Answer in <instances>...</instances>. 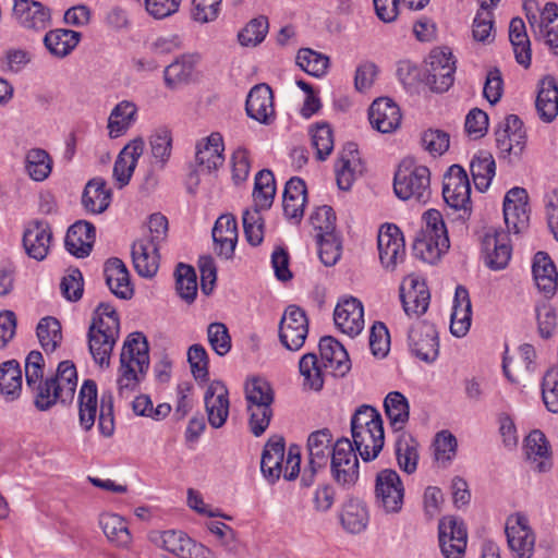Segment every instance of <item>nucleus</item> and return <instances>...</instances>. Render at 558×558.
Here are the masks:
<instances>
[{"label":"nucleus","instance_id":"nucleus-13","mask_svg":"<svg viewBox=\"0 0 558 558\" xmlns=\"http://www.w3.org/2000/svg\"><path fill=\"white\" fill-rule=\"evenodd\" d=\"M375 500L386 513H398L404 501V486L399 474L391 469L377 473L375 480Z\"/></svg>","mask_w":558,"mask_h":558},{"label":"nucleus","instance_id":"nucleus-2","mask_svg":"<svg viewBox=\"0 0 558 558\" xmlns=\"http://www.w3.org/2000/svg\"><path fill=\"white\" fill-rule=\"evenodd\" d=\"M351 434L364 462L375 460L384 448L385 434L379 412L371 405L359 407L351 417Z\"/></svg>","mask_w":558,"mask_h":558},{"label":"nucleus","instance_id":"nucleus-15","mask_svg":"<svg viewBox=\"0 0 558 558\" xmlns=\"http://www.w3.org/2000/svg\"><path fill=\"white\" fill-rule=\"evenodd\" d=\"M426 82L437 93L449 89L453 83L456 62L448 48H435L430 51L427 63Z\"/></svg>","mask_w":558,"mask_h":558},{"label":"nucleus","instance_id":"nucleus-5","mask_svg":"<svg viewBox=\"0 0 558 558\" xmlns=\"http://www.w3.org/2000/svg\"><path fill=\"white\" fill-rule=\"evenodd\" d=\"M117 391L121 400L128 401L135 415H140V332L134 331L125 339L117 372Z\"/></svg>","mask_w":558,"mask_h":558},{"label":"nucleus","instance_id":"nucleus-23","mask_svg":"<svg viewBox=\"0 0 558 558\" xmlns=\"http://www.w3.org/2000/svg\"><path fill=\"white\" fill-rule=\"evenodd\" d=\"M504 218L509 232L519 233L529 225L527 193L522 187H512L504 199Z\"/></svg>","mask_w":558,"mask_h":558},{"label":"nucleus","instance_id":"nucleus-31","mask_svg":"<svg viewBox=\"0 0 558 558\" xmlns=\"http://www.w3.org/2000/svg\"><path fill=\"white\" fill-rule=\"evenodd\" d=\"M246 112L252 119L265 124L274 119L272 92L267 84H257L250 90L246 98Z\"/></svg>","mask_w":558,"mask_h":558},{"label":"nucleus","instance_id":"nucleus-47","mask_svg":"<svg viewBox=\"0 0 558 558\" xmlns=\"http://www.w3.org/2000/svg\"><path fill=\"white\" fill-rule=\"evenodd\" d=\"M111 191L102 178L89 180L85 186L82 203L84 208L92 214H101L110 205Z\"/></svg>","mask_w":558,"mask_h":558},{"label":"nucleus","instance_id":"nucleus-58","mask_svg":"<svg viewBox=\"0 0 558 558\" xmlns=\"http://www.w3.org/2000/svg\"><path fill=\"white\" fill-rule=\"evenodd\" d=\"M175 289L178 294L186 303L194 302L197 294V277L194 268L180 263L174 271Z\"/></svg>","mask_w":558,"mask_h":558},{"label":"nucleus","instance_id":"nucleus-43","mask_svg":"<svg viewBox=\"0 0 558 558\" xmlns=\"http://www.w3.org/2000/svg\"><path fill=\"white\" fill-rule=\"evenodd\" d=\"M104 274L107 286L114 295L124 300L133 295V287L130 282L129 271L120 259H108L105 264Z\"/></svg>","mask_w":558,"mask_h":558},{"label":"nucleus","instance_id":"nucleus-55","mask_svg":"<svg viewBox=\"0 0 558 558\" xmlns=\"http://www.w3.org/2000/svg\"><path fill=\"white\" fill-rule=\"evenodd\" d=\"M449 246V239L417 234L413 248L422 260L434 264L448 251Z\"/></svg>","mask_w":558,"mask_h":558},{"label":"nucleus","instance_id":"nucleus-57","mask_svg":"<svg viewBox=\"0 0 558 558\" xmlns=\"http://www.w3.org/2000/svg\"><path fill=\"white\" fill-rule=\"evenodd\" d=\"M276 194V182L271 171L262 170L255 177L253 191L254 206L268 209L272 205Z\"/></svg>","mask_w":558,"mask_h":558},{"label":"nucleus","instance_id":"nucleus-14","mask_svg":"<svg viewBox=\"0 0 558 558\" xmlns=\"http://www.w3.org/2000/svg\"><path fill=\"white\" fill-rule=\"evenodd\" d=\"M308 335V320L305 312L290 305L286 308L279 324V339L282 345L290 351H299Z\"/></svg>","mask_w":558,"mask_h":558},{"label":"nucleus","instance_id":"nucleus-4","mask_svg":"<svg viewBox=\"0 0 558 558\" xmlns=\"http://www.w3.org/2000/svg\"><path fill=\"white\" fill-rule=\"evenodd\" d=\"M98 418L100 433L109 437L114 430L113 398L111 392L102 393L98 404L97 384L92 379L83 381L78 391V422L84 430H90Z\"/></svg>","mask_w":558,"mask_h":558},{"label":"nucleus","instance_id":"nucleus-51","mask_svg":"<svg viewBox=\"0 0 558 558\" xmlns=\"http://www.w3.org/2000/svg\"><path fill=\"white\" fill-rule=\"evenodd\" d=\"M509 39L513 47L515 60L527 68L531 63V44L522 19L514 17L509 25Z\"/></svg>","mask_w":558,"mask_h":558},{"label":"nucleus","instance_id":"nucleus-48","mask_svg":"<svg viewBox=\"0 0 558 558\" xmlns=\"http://www.w3.org/2000/svg\"><path fill=\"white\" fill-rule=\"evenodd\" d=\"M23 386L22 369L15 360L0 364V393L7 401L20 398Z\"/></svg>","mask_w":558,"mask_h":558},{"label":"nucleus","instance_id":"nucleus-30","mask_svg":"<svg viewBox=\"0 0 558 558\" xmlns=\"http://www.w3.org/2000/svg\"><path fill=\"white\" fill-rule=\"evenodd\" d=\"M223 151L222 135L213 132L196 144V162L208 172L215 171L225 162Z\"/></svg>","mask_w":558,"mask_h":558},{"label":"nucleus","instance_id":"nucleus-54","mask_svg":"<svg viewBox=\"0 0 558 558\" xmlns=\"http://www.w3.org/2000/svg\"><path fill=\"white\" fill-rule=\"evenodd\" d=\"M384 407L391 427L401 430L409 420L408 399L399 391H391L386 396Z\"/></svg>","mask_w":558,"mask_h":558},{"label":"nucleus","instance_id":"nucleus-34","mask_svg":"<svg viewBox=\"0 0 558 558\" xmlns=\"http://www.w3.org/2000/svg\"><path fill=\"white\" fill-rule=\"evenodd\" d=\"M319 352L325 368L335 376H344L351 368L349 354L344 347L332 337H324L319 341Z\"/></svg>","mask_w":558,"mask_h":558},{"label":"nucleus","instance_id":"nucleus-52","mask_svg":"<svg viewBox=\"0 0 558 558\" xmlns=\"http://www.w3.org/2000/svg\"><path fill=\"white\" fill-rule=\"evenodd\" d=\"M99 525L106 537L117 546L126 547L131 543V533L126 521L116 513L106 512L99 518Z\"/></svg>","mask_w":558,"mask_h":558},{"label":"nucleus","instance_id":"nucleus-19","mask_svg":"<svg viewBox=\"0 0 558 558\" xmlns=\"http://www.w3.org/2000/svg\"><path fill=\"white\" fill-rule=\"evenodd\" d=\"M485 264L493 270L504 269L512 253L508 232L489 228L482 240Z\"/></svg>","mask_w":558,"mask_h":558},{"label":"nucleus","instance_id":"nucleus-60","mask_svg":"<svg viewBox=\"0 0 558 558\" xmlns=\"http://www.w3.org/2000/svg\"><path fill=\"white\" fill-rule=\"evenodd\" d=\"M310 134L317 159L325 160L333 150L335 145L331 126L326 122H318L311 128Z\"/></svg>","mask_w":558,"mask_h":558},{"label":"nucleus","instance_id":"nucleus-56","mask_svg":"<svg viewBox=\"0 0 558 558\" xmlns=\"http://www.w3.org/2000/svg\"><path fill=\"white\" fill-rule=\"evenodd\" d=\"M300 374L303 377V388L319 391L324 386L322 365L314 353L304 354L299 362Z\"/></svg>","mask_w":558,"mask_h":558},{"label":"nucleus","instance_id":"nucleus-24","mask_svg":"<svg viewBox=\"0 0 558 558\" xmlns=\"http://www.w3.org/2000/svg\"><path fill=\"white\" fill-rule=\"evenodd\" d=\"M496 145L502 156L520 154L525 145V132L518 116L510 114L498 125Z\"/></svg>","mask_w":558,"mask_h":558},{"label":"nucleus","instance_id":"nucleus-11","mask_svg":"<svg viewBox=\"0 0 558 558\" xmlns=\"http://www.w3.org/2000/svg\"><path fill=\"white\" fill-rule=\"evenodd\" d=\"M330 474L342 488L349 489L357 483L360 464L350 439L340 438L333 444L330 456Z\"/></svg>","mask_w":558,"mask_h":558},{"label":"nucleus","instance_id":"nucleus-39","mask_svg":"<svg viewBox=\"0 0 558 558\" xmlns=\"http://www.w3.org/2000/svg\"><path fill=\"white\" fill-rule=\"evenodd\" d=\"M471 323L472 305L469 292L465 288L458 286L452 304L450 331L458 338L464 337L470 330Z\"/></svg>","mask_w":558,"mask_h":558},{"label":"nucleus","instance_id":"nucleus-6","mask_svg":"<svg viewBox=\"0 0 558 558\" xmlns=\"http://www.w3.org/2000/svg\"><path fill=\"white\" fill-rule=\"evenodd\" d=\"M301 453L298 446H291L286 453L284 440L281 436H272L264 447L260 471L264 477L274 484L281 476L294 480L300 473Z\"/></svg>","mask_w":558,"mask_h":558},{"label":"nucleus","instance_id":"nucleus-46","mask_svg":"<svg viewBox=\"0 0 558 558\" xmlns=\"http://www.w3.org/2000/svg\"><path fill=\"white\" fill-rule=\"evenodd\" d=\"M364 170L363 163L355 149L343 151L336 162L335 171L340 190L348 191Z\"/></svg>","mask_w":558,"mask_h":558},{"label":"nucleus","instance_id":"nucleus-27","mask_svg":"<svg viewBox=\"0 0 558 558\" xmlns=\"http://www.w3.org/2000/svg\"><path fill=\"white\" fill-rule=\"evenodd\" d=\"M13 16L22 27L27 29L43 31L51 23L50 10L34 0H16Z\"/></svg>","mask_w":558,"mask_h":558},{"label":"nucleus","instance_id":"nucleus-50","mask_svg":"<svg viewBox=\"0 0 558 558\" xmlns=\"http://www.w3.org/2000/svg\"><path fill=\"white\" fill-rule=\"evenodd\" d=\"M470 170L475 187L485 192L492 184L496 173V163L488 151H478L471 160Z\"/></svg>","mask_w":558,"mask_h":558},{"label":"nucleus","instance_id":"nucleus-40","mask_svg":"<svg viewBox=\"0 0 558 558\" xmlns=\"http://www.w3.org/2000/svg\"><path fill=\"white\" fill-rule=\"evenodd\" d=\"M81 38L82 34L80 32L56 28L47 32L43 41L45 48L52 57L63 59L72 53L80 44Z\"/></svg>","mask_w":558,"mask_h":558},{"label":"nucleus","instance_id":"nucleus-29","mask_svg":"<svg viewBox=\"0 0 558 558\" xmlns=\"http://www.w3.org/2000/svg\"><path fill=\"white\" fill-rule=\"evenodd\" d=\"M371 125L380 133H391L401 123L398 105L390 98L381 97L373 101L368 110Z\"/></svg>","mask_w":558,"mask_h":558},{"label":"nucleus","instance_id":"nucleus-17","mask_svg":"<svg viewBox=\"0 0 558 558\" xmlns=\"http://www.w3.org/2000/svg\"><path fill=\"white\" fill-rule=\"evenodd\" d=\"M471 186L465 170L452 165L444 178L442 196L447 205L457 210L466 211L470 207Z\"/></svg>","mask_w":558,"mask_h":558},{"label":"nucleus","instance_id":"nucleus-62","mask_svg":"<svg viewBox=\"0 0 558 558\" xmlns=\"http://www.w3.org/2000/svg\"><path fill=\"white\" fill-rule=\"evenodd\" d=\"M37 337L46 352H53L62 340L60 323L53 317L40 319L37 326Z\"/></svg>","mask_w":558,"mask_h":558},{"label":"nucleus","instance_id":"nucleus-10","mask_svg":"<svg viewBox=\"0 0 558 558\" xmlns=\"http://www.w3.org/2000/svg\"><path fill=\"white\" fill-rule=\"evenodd\" d=\"M168 233V219L160 213L151 214L144 228L142 238L147 245H142V278H153L160 267V255L158 246L165 241Z\"/></svg>","mask_w":558,"mask_h":558},{"label":"nucleus","instance_id":"nucleus-64","mask_svg":"<svg viewBox=\"0 0 558 558\" xmlns=\"http://www.w3.org/2000/svg\"><path fill=\"white\" fill-rule=\"evenodd\" d=\"M542 396L546 408L553 413H558V364L544 375Z\"/></svg>","mask_w":558,"mask_h":558},{"label":"nucleus","instance_id":"nucleus-8","mask_svg":"<svg viewBox=\"0 0 558 558\" xmlns=\"http://www.w3.org/2000/svg\"><path fill=\"white\" fill-rule=\"evenodd\" d=\"M147 537L154 546L163 551L165 558H217L211 549L182 530L151 531Z\"/></svg>","mask_w":558,"mask_h":558},{"label":"nucleus","instance_id":"nucleus-36","mask_svg":"<svg viewBox=\"0 0 558 558\" xmlns=\"http://www.w3.org/2000/svg\"><path fill=\"white\" fill-rule=\"evenodd\" d=\"M215 251L225 258H230L238 242V225L232 215H221L213 229Z\"/></svg>","mask_w":558,"mask_h":558},{"label":"nucleus","instance_id":"nucleus-32","mask_svg":"<svg viewBox=\"0 0 558 558\" xmlns=\"http://www.w3.org/2000/svg\"><path fill=\"white\" fill-rule=\"evenodd\" d=\"M96 238L93 223L80 220L73 223L65 235V247L70 254L83 258L89 255Z\"/></svg>","mask_w":558,"mask_h":558},{"label":"nucleus","instance_id":"nucleus-41","mask_svg":"<svg viewBox=\"0 0 558 558\" xmlns=\"http://www.w3.org/2000/svg\"><path fill=\"white\" fill-rule=\"evenodd\" d=\"M524 450L533 469L547 472L551 468V457L548 441L541 430L531 432L524 441Z\"/></svg>","mask_w":558,"mask_h":558},{"label":"nucleus","instance_id":"nucleus-44","mask_svg":"<svg viewBox=\"0 0 558 558\" xmlns=\"http://www.w3.org/2000/svg\"><path fill=\"white\" fill-rule=\"evenodd\" d=\"M332 434L328 428L315 430L307 438L308 463L313 473L325 466L331 456Z\"/></svg>","mask_w":558,"mask_h":558},{"label":"nucleus","instance_id":"nucleus-22","mask_svg":"<svg viewBox=\"0 0 558 558\" xmlns=\"http://www.w3.org/2000/svg\"><path fill=\"white\" fill-rule=\"evenodd\" d=\"M400 298L408 316H420L427 311L430 295L421 277L409 275L400 286Z\"/></svg>","mask_w":558,"mask_h":558},{"label":"nucleus","instance_id":"nucleus-38","mask_svg":"<svg viewBox=\"0 0 558 558\" xmlns=\"http://www.w3.org/2000/svg\"><path fill=\"white\" fill-rule=\"evenodd\" d=\"M306 185L300 178H291L283 191V213L287 219L299 223L304 215L306 205Z\"/></svg>","mask_w":558,"mask_h":558},{"label":"nucleus","instance_id":"nucleus-3","mask_svg":"<svg viewBox=\"0 0 558 558\" xmlns=\"http://www.w3.org/2000/svg\"><path fill=\"white\" fill-rule=\"evenodd\" d=\"M119 331L120 322L114 307L108 303H100L94 311L88 329L89 352L100 367L109 366Z\"/></svg>","mask_w":558,"mask_h":558},{"label":"nucleus","instance_id":"nucleus-12","mask_svg":"<svg viewBox=\"0 0 558 558\" xmlns=\"http://www.w3.org/2000/svg\"><path fill=\"white\" fill-rule=\"evenodd\" d=\"M505 534L513 558H532L536 536L525 514H510L506 520Z\"/></svg>","mask_w":558,"mask_h":558},{"label":"nucleus","instance_id":"nucleus-16","mask_svg":"<svg viewBox=\"0 0 558 558\" xmlns=\"http://www.w3.org/2000/svg\"><path fill=\"white\" fill-rule=\"evenodd\" d=\"M377 247L381 265L393 270L404 260L405 244L401 230L391 223L383 225L378 231Z\"/></svg>","mask_w":558,"mask_h":558},{"label":"nucleus","instance_id":"nucleus-1","mask_svg":"<svg viewBox=\"0 0 558 558\" xmlns=\"http://www.w3.org/2000/svg\"><path fill=\"white\" fill-rule=\"evenodd\" d=\"M26 387L39 411H48L57 402H71L77 387V372L71 361L59 363L56 375L44 379L45 359L39 351H31L25 359Z\"/></svg>","mask_w":558,"mask_h":558},{"label":"nucleus","instance_id":"nucleus-33","mask_svg":"<svg viewBox=\"0 0 558 558\" xmlns=\"http://www.w3.org/2000/svg\"><path fill=\"white\" fill-rule=\"evenodd\" d=\"M199 60L201 56L198 53H183L175 58L163 70L165 85L170 89H175L189 83Z\"/></svg>","mask_w":558,"mask_h":558},{"label":"nucleus","instance_id":"nucleus-42","mask_svg":"<svg viewBox=\"0 0 558 558\" xmlns=\"http://www.w3.org/2000/svg\"><path fill=\"white\" fill-rule=\"evenodd\" d=\"M140 158V142L137 138L128 144L118 155L113 166V179L119 189L128 185Z\"/></svg>","mask_w":558,"mask_h":558},{"label":"nucleus","instance_id":"nucleus-35","mask_svg":"<svg viewBox=\"0 0 558 558\" xmlns=\"http://www.w3.org/2000/svg\"><path fill=\"white\" fill-rule=\"evenodd\" d=\"M339 519L345 532L360 534L368 526L369 511L362 499L350 497L343 502Z\"/></svg>","mask_w":558,"mask_h":558},{"label":"nucleus","instance_id":"nucleus-20","mask_svg":"<svg viewBox=\"0 0 558 558\" xmlns=\"http://www.w3.org/2000/svg\"><path fill=\"white\" fill-rule=\"evenodd\" d=\"M411 352L420 360L432 363L439 353L438 333L433 325L417 322L408 333Z\"/></svg>","mask_w":558,"mask_h":558},{"label":"nucleus","instance_id":"nucleus-25","mask_svg":"<svg viewBox=\"0 0 558 558\" xmlns=\"http://www.w3.org/2000/svg\"><path fill=\"white\" fill-rule=\"evenodd\" d=\"M52 232L46 221L34 220L26 225L23 233L25 253L38 262L44 260L50 250Z\"/></svg>","mask_w":558,"mask_h":558},{"label":"nucleus","instance_id":"nucleus-45","mask_svg":"<svg viewBox=\"0 0 558 558\" xmlns=\"http://www.w3.org/2000/svg\"><path fill=\"white\" fill-rule=\"evenodd\" d=\"M535 106L544 122H551L558 116V86L554 77L539 82Z\"/></svg>","mask_w":558,"mask_h":558},{"label":"nucleus","instance_id":"nucleus-18","mask_svg":"<svg viewBox=\"0 0 558 558\" xmlns=\"http://www.w3.org/2000/svg\"><path fill=\"white\" fill-rule=\"evenodd\" d=\"M438 538L445 558H462L466 548L468 534L461 521L444 517L438 524Z\"/></svg>","mask_w":558,"mask_h":558},{"label":"nucleus","instance_id":"nucleus-21","mask_svg":"<svg viewBox=\"0 0 558 558\" xmlns=\"http://www.w3.org/2000/svg\"><path fill=\"white\" fill-rule=\"evenodd\" d=\"M333 320L342 333L352 338L360 335L365 325L362 302L353 296L341 299L336 305Z\"/></svg>","mask_w":558,"mask_h":558},{"label":"nucleus","instance_id":"nucleus-9","mask_svg":"<svg viewBox=\"0 0 558 558\" xmlns=\"http://www.w3.org/2000/svg\"><path fill=\"white\" fill-rule=\"evenodd\" d=\"M526 19L534 36L558 54V7L547 2L543 8L536 0H525L523 3Z\"/></svg>","mask_w":558,"mask_h":558},{"label":"nucleus","instance_id":"nucleus-59","mask_svg":"<svg viewBox=\"0 0 558 558\" xmlns=\"http://www.w3.org/2000/svg\"><path fill=\"white\" fill-rule=\"evenodd\" d=\"M296 64L307 74L322 77L327 73L329 59L325 54L304 48L296 54Z\"/></svg>","mask_w":558,"mask_h":558},{"label":"nucleus","instance_id":"nucleus-26","mask_svg":"<svg viewBox=\"0 0 558 558\" xmlns=\"http://www.w3.org/2000/svg\"><path fill=\"white\" fill-rule=\"evenodd\" d=\"M172 137L170 130L160 125L153 130L149 135V146L151 154V166L145 178L148 185H155V173L163 169L171 154Z\"/></svg>","mask_w":558,"mask_h":558},{"label":"nucleus","instance_id":"nucleus-53","mask_svg":"<svg viewBox=\"0 0 558 558\" xmlns=\"http://www.w3.org/2000/svg\"><path fill=\"white\" fill-rule=\"evenodd\" d=\"M418 442L407 433L399 435L396 441L397 461L402 471L412 474L417 469L418 463Z\"/></svg>","mask_w":558,"mask_h":558},{"label":"nucleus","instance_id":"nucleus-28","mask_svg":"<svg viewBox=\"0 0 558 558\" xmlns=\"http://www.w3.org/2000/svg\"><path fill=\"white\" fill-rule=\"evenodd\" d=\"M208 422L211 427H221L229 416V393L221 381H213L207 387L204 397Z\"/></svg>","mask_w":558,"mask_h":558},{"label":"nucleus","instance_id":"nucleus-7","mask_svg":"<svg viewBox=\"0 0 558 558\" xmlns=\"http://www.w3.org/2000/svg\"><path fill=\"white\" fill-rule=\"evenodd\" d=\"M393 191L402 201L427 202L432 194L429 169L411 158L403 159L395 173Z\"/></svg>","mask_w":558,"mask_h":558},{"label":"nucleus","instance_id":"nucleus-49","mask_svg":"<svg viewBox=\"0 0 558 558\" xmlns=\"http://www.w3.org/2000/svg\"><path fill=\"white\" fill-rule=\"evenodd\" d=\"M137 107L134 102L123 100L110 112L108 118V134L111 138L122 136L135 122Z\"/></svg>","mask_w":558,"mask_h":558},{"label":"nucleus","instance_id":"nucleus-61","mask_svg":"<svg viewBox=\"0 0 558 558\" xmlns=\"http://www.w3.org/2000/svg\"><path fill=\"white\" fill-rule=\"evenodd\" d=\"M458 449L457 438L449 430H441L436 434L434 440V457L441 466H447L456 458Z\"/></svg>","mask_w":558,"mask_h":558},{"label":"nucleus","instance_id":"nucleus-37","mask_svg":"<svg viewBox=\"0 0 558 558\" xmlns=\"http://www.w3.org/2000/svg\"><path fill=\"white\" fill-rule=\"evenodd\" d=\"M532 274L535 286L546 298L553 296L557 291L558 274L556 267L544 252H537L533 258Z\"/></svg>","mask_w":558,"mask_h":558},{"label":"nucleus","instance_id":"nucleus-63","mask_svg":"<svg viewBox=\"0 0 558 558\" xmlns=\"http://www.w3.org/2000/svg\"><path fill=\"white\" fill-rule=\"evenodd\" d=\"M51 169V159L44 149L33 148L27 153L26 170L33 180H45L50 174Z\"/></svg>","mask_w":558,"mask_h":558}]
</instances>
